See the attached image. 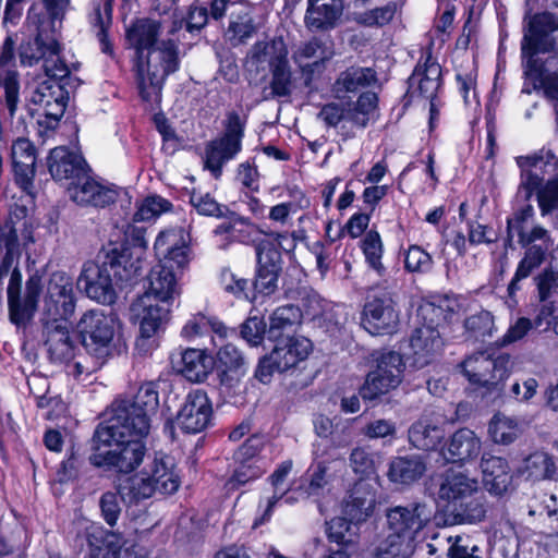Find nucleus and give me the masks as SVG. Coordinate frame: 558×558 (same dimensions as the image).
<instances>
[{
	"mask_svg": "<svg viewBox=\"0 0 558 558\" xmlns=\"http://www.w3.org/2000/svg\"><path fill=\"white\" fill-rule=\"evenodd\" d=\"M425 471L426 464L422 457H397L390 462L388 477L393 483L410 485L418 481Z\"/></svg>",
	"mask_w": 558,
	"mask_h": 558,
	"instance_id": "58836bf2",
	"label": "nucleus"
},
{
	"mask_svg": "<svg viewBox=\"0 0 558 558\" xmlns=\"http://www.w3.org/2000/svg\"><path fill=\"white\" fill-rule=\"evenodd\" d=\"M274 341L275 348L259 361L255 372V377L263 384L269 383L274 373H283L295 367L312 350L311 341L304 337L287 336Z\"/></svg>",
	"mask_w": 558,
	"mask_h": 558,
	"instance_id": "39448f33",
	"label": "nucleus"
},
{
	"mask_svg": "<svg viewBox=\"0 0 558 558\" xmlns=\"http://www.w3.org/2000/svg\"><path fill=\"white\" fill-rule=\"evenodd\" d=\"M131 405H134L135 410L151 418L157 413L159 407L157 385L153 381L141 385L136 395L131 400Z\"/></svg>",
	"mask_w": 558,
	"mask_h": 558,
	"instance_id": "5fc2aeb1",
	"label": "nucleus"
},
{
	"mask_svg": "<svg viewBox=\"0 0 558 558\" xmlns=\"http://www.w3.org/2000/svg\"><path fill=\"white\" fill-rule=\"evenodd\" d=\"M416 544L387 533L375 548L373 558H411Z\"/></svg>",
	"mask_w": 558,
	"mask_h": 558,
	"instance_id": "09e8293b",
	"label": "nucleus"
},
{
	"mask_svg": "<svg viewBox=\"0 0 558 558\" xmlns=\"http://www.w3.org/2000/svg\"><path fill=\"white\" fill-rule=\"evenodd\" d=\"M125 263V256L118 248L109 251L101 264L86 262L77 279V286L86 295L101 304H112L117 299L113 277L117 267Z\"/></svg>",
	"mask_w": 558,
	"mask_h": 558,
	"instance_id": "7ed1b4c3",
	"label": "nucleus"
},
{
	"mask_svg": "<svg viewBox=\"0 0 558 558\" xmlns=\"http://www.w3.org/2000/svg\"><path fill=\"white\" fill-rule=\"evenodd\" d=\"M271 238L272 240H259L255 246L258 267L254 288L263 294H270L276 290L278 276L281 271V253L276 244L286 251H291L295 246L293 240H291L288 247L283 245L282 241L288 240V235L284 233H272Z\"/></svg>",
	"mask_w": 558,
	"mask_h": 558,
	"instance_id": "9d476101",
	"label": "nucleus"
},
{
	"mask_svg": "<svg viewBox=\"0 0 558 558\" xmlns=\"http://www.w3.org/2000/svg\"><path fill=\"white\" fill-rule=\"evenodd\" d=\"M404 265L411 272H427L433 267V258L421 246L411 245L405 253Z\"/></svg>",
	"mask_w": 558,
	"mask_h": 558,
	"instance_id": "69168bd1",
	"label": "nucleus"
},
{
	"mask_svg": "<svg viewBox=\"0 0 558 558\" xmlns=\"http://www.w3.org/2000/svg\"><path fill=\"white\" fill-rule=\"evenodd\" d=\"M376 506V490L367 481H357L343 501V513L351 521L360 523L369 518Z\"/></svg>",
	"mask_w": 558,
	"mask_h": 558,
	"instance_id": "bb28decb",
	"label": "nucleus"
},
{
	"mask_svg": "<svg viewBox=\"0 0 558 558\" xmlns=\"http://www.w3.org/2000/svg\"><path fill=\"white\" fill-rule=\"evenodd\" d=\"M244 129L245 121L239 113L231 111L227 114L223 134L206 144L204 168L215 179L221 177L223 166L241 151Z\"/></svg>",
	"mask_w": 558,
	"mask_h": 558,
	"instance_id": "20e7f679",
	"label": "nucleus"
},
{
	"mask_svg": "<svg viewBox=\"0 0 558 558\" xmlns=\"http://www.w3.org/2000/svg\"><path fill=\"white\" fill-rule=\"evenodd\" d=\"M482 453L481 438L469 428L456 430L442 447L441 454L447 462L466 464Z\"/></svg>",
	"mask_w": 558,
	"mask_h": 558,
	"instance_id": "b1692460",
	"label": "nucleus"
},
{
	"mask_svg": "<svg viewBox=\"0 0 558 558\" xmlns=\"http://www.w3.org/2000/svg\"><path fill=\"white\" fill-rule=\"evenodd\" d=\"M350 518L337 517L328 523V537L331 542L339 545H349L354 543L356 537V526Z\"/></svg>",
	"mask_w": 558,
	"mask_h": 558,
	"instance_id": "13d9d810",
	"label": "nucleus"
},
{
	"mask_svg": "<svg viewBox=\"0 0 558 558\" xmlns=\"http://www.w3.org/2000/svg\"><path fill=\"white\" fill-rule=\"evenodd\" d=\"M271 94L275 97H287L291 94L292 72L288 61V56L277 60L270 68Z\"/></svg>",
	"mask_w": 558,
	"mask_h": 558,
	"instance_id": "603ef678",
	"label": "nucleus"
},
{
	"mask_svg": "<svg viewBox=\"0 0 558 558\" xmlns=\"http://www.w3.org/2000/svg\"><path fill=\"white\" fill-rule=\"evenodd\" d=\"M463 374L473 385L486 388L489 392L501 391V383L511 369L508 354L492 357L483 352L466 357L461 364Z\"/></svg>",
	"mask_w": 558,
	"mask_h": 558,
	"instance_id": "1a4fd4ad",
	"label": "nucleus"
},
{
	"mask_svg": "<svg viewBox=\"0 0 558 558\" xmlns=\"http://www.w3.org/2000/svg\"><path fill=\"white\" fill-rule=\"evenodd\" d=\"M215 332L223 338L227 335L226 326L216 318L207 317L203 314L193 316L182 328V336L191 339L197 336H203L208 332Z\"/></svg>",
	"mask_w": 558,
	"mask_h": 558,
	"instance_id": "3c124183",
	"label": "nucleus"
},
{
	"mask_svg": "<svg viewBox=\"0 0 558 558\" xmlns=\"http://www.w3.org/2000/svg\"><path fill=\"white\" fill-rule=\"evenodd\" d=\"M490 439L498 445H510L521 434V428L515 418L505 414H495L488 425Z\"/></svg>",
	"mask_w": 558,
	"mask_h": 558,
	"instance_id": "de8ad7c7",
	"label": "nucleus"
},
{
	"mask_svg": "<svg viewBox=\"0 0 558 558\" xmlns=\"http://www.w3.org/2000/svg\"><path fill=\"white\" fill-rule=\"evenodd\" d=\"M43 336L50 361L68 364L75 357L76 345L70 331L69 320L46 319Z\"/></svg>",
	"mask_w": 558,
	"mask_h": 558,
	"instance_id": "a211bd4d",
	"label": "nucleus"
},
{
	"mask_svg": "<svg viewBox=\"0 0 558 558\" xmlns=\"http://www.w3.org/2000/svg\"><path fill=\"white\" fill-rule=\"evenodd\" d=\"M11 158L15 182L26 194L27 203H32L35 197L36 148L29 140L20 137L12 144Z\"/></svg>",
	"mask_w": 558,
	"mask_h": 558,
	"instance_id": "6ab92c4d",
	"label": "nucleus"
},
{
	"mask_svg": "<svg viewBox=\"0 0 558 558\" xmlns=\"http://www.w3.org/2000/svg\"><path fill=\"white\" fill-rule=\"evenodd\" d=\"M464 328L470 337L476 340H485L486 337H492L495 330L494 317L490 312L481 311L466 317Z\"/></svg>",
	"mask_w": 558,
	"mask_h": 558,
	"instance_id": "6e6d98bb",
	"label": "nucleus"
},
{
	"mask_svg": "<svg viewBox=\"0 0 558 558\" xmlns=\"http://www.w3.org/2000/svg\"><path fill=\"white\" fill-rule=\"evenodd\" d=\"M385 517L388 534L416 544L420 533L432 520V510L425 502L413 501L388 508Z\"/></svg>",
	"mask_w": 558,
	"mask_h": 558,
	"instance_id": "9b49d317",
	"label": "nucleus"
},
{
	"mask_svg": "<svg viewBox=\"0 0 558 558\" xmlns=\"http://www.w3.org/2000/svg\"><path fill=\"white\" fill-rule=\"evenodd\" d=\"M171 204L160 196H149L135 213L134 219L136 221L151 220L162 213L169 211Z\"/></svg>",
	"mask_w": 558,
	"mask_h": 558,
	"instance_id": "338daca9",
	"label": "nucleus"
},
{
	"mask_svg": "<svg viewBox=\"0 0 558 558\" xmlns=\"http://www.w3.org/2000/svg\"><path fill=\"white\" fill-rule=\"evenodd\" d=\"M160 29V22L151 19L137 20L132 27L128 29V40L136 50L137 58L148 49H153L160 44L161 40H158Z\"/></svg>",
	"mask_w": 558,
	"mask_h": 558,
	"instance_id": "4c0bfd02",
	"label": "nucleus"
},
{
	"mask_svg": "<svg viewBox=\"0 0 558 558\" xmlns=\"http://www.w3.org/2000/svg\"><path fill=\"white\" fill-rule=\"evenodd\" d=\"M377 82L376 72L371 68L351 66L342 71L332 84V93L339 99L349 93H356Z\"/></svg>",
	"mask_w": 558,
	"mask_h": 558,
	"instance_id": "c9c22d12",
	"label": "nucleus"
},
{
	"mask_svg": "<svg viewBox=\"0 0 558 558\" xmlns=\"http://www.w3.org/2000/svg\"><path fill=\"white\" fill-rule=\"evenodd\" d=\"M441 68L427 53L415 66L409 78V93L412 97L434 100L441 84Z\"/></svg>",
	"mask_w": 558,
	"mask_h": 558,
	"instance_id": "5701e85b",
	"label": "nucleus"
},
{
	"mask_svg": "<svg viewBox=\"0 0 558 558\" xmlns=\"http://www.w3.org/2000/svg\"><path fill=\"white\" fill-rule=\"evenodd\" d=\"M75 293L72 278L63 271L53 272L47 283L43 311L46 319H65L74 314Z\"/></svg>",
	"mask_w": 558,
	"mask_h": 558,
	"instance_id": "4468645a",
	"label": "nucleus"
},
{
	"mask_svg": "<svg viewBox=\"0 0 558 558\" xmlns=\"http://www.w3.org/2000/svg\"><path fill=\"white\" fill-rule=\"evenodd\" d=\"M179 64L178 45L172 39L161 40L155 48L140 54L136 74L142 99L150 104L160 102L163 82L178 71Z\"/></svg>",
	"mask_w": 558,
	"mask_h": 558,
	"instance_id": "f257e3e1",
	"label": "nucleus"
},
{
	"mask_svg": "<svg viewBox=\"0 0 558 558\" xmlns=\"http://www.w3.org/2000/svg\"><path fill=\"white\" fill-rule=\"evenodd\" d=\"M327 472V464L318 462L304 483L299 486L301 494L306 497L318 496L328 483Z\"/></svg>",
	"mask_w": 558,
	"mask_h": 558,
	"instance_id": "e2e57ef3",
	"label": "nucleus"
},
{
	"mask_svg": "<svg viewBox=\"0 0 558 558\" xmlns=\"http://www.w3.org/2000/svg\"><path fill=\"white\" fill-rule=\"evenodd\" d=\"M331 57L332 51L317 38H313L312 40L300 45L292 54L293 61L306 76V85L310 84L312 74L315 71H320L324 68L325 62L330 60Z\"/></svg>",
	"mask_w": 558,
	"mask_h": 558,
	"instance_id": "2f4dec72",
	"label": "nucleus"
},
{
	"mask_svg": "<svg viewBox=\"0 0 558 558\" xmlns=\"http://www.w3.org/2000/svg\"><path fill=\"white\" fill-rule=\"evenodd\" d=\"M258 31L253 8L246 2H235L229 13L226 39L231 46L245 45Z\"/></svg>",
	"mask_w": 558,
	"mask_h": 558,
	"instance_id": "393cba45",
	"label": "nucleus"
},
{
	"mask_svg": "<svg viewBox=\"0 0 558 558\" xmlns=\"http://www.w3.org/2000/svg\"><path fill=\"white\" fill-rule=\"evenodd\" d=\"M211 415L213 407L207 393L196 389L187 393L177 414V424L186 434H197L207 428Z\"/></svg>",
	"mask_w": 558,
	"mask_h": 558,
	"instance_id": "f3484780",
	"label": "nucleus"
},
{
	"mask_svg": "<svg viewBox=\"0 0 558 558\" xmlns=\"http://www.w3.org/2000/svg\"><path fill=\"white\" fill-rule=\"evenodd\" d=\"M22 230L12 219L0 227V254L2 255L0 275H9L14 269H19L21 257L19 233Z\"/></svg>",
	"mask_w": 558,
	"mask_h": 558,
	"instance_id": "f704fd0d",
	"label": "nucleus"
},
{
	"mask_svg": "<svg viewBox=\"0 0 558 558\" xmlns=\"http://www.w3.org/2000/svg\"><path fill=\"white\" fill-rule=\"evenodd\" d=\"M120 498L126 505H137L157 493L144 471L121 481L117 486Z\"/></svg>",
	"mask_w": 558,
	"mask_h": 558,
	"instance_id": "a18cd8bd",
	"label": "nucleus"
},
{
	"mask_svg": "<svg viewBox=\"0 0 558 558\" xmlns=\"http://www.w3.org/2000/svg\"><path fill=\"white\" fill-rule=\"evenodd\" d=\"M28 26L35 31L33 38L20 46V59L23 65L32 66L40 60H45L51 49H54L57 39L56 22L45 14L35 12L32 9L27 16Z\"/></svg>",
	"mask_w": 558,
	"mask_h": 558,
	"instance_id": "f8f14e48",
	"label": "nucleus"
},
{
	"mask_svg": "<svg viewBox=\"0 0 558 558\" xmlns=\"http://www.w3.org/2000/svg\"><path fill=\"white\" fill-rule=\"evenodd\" d=\"M83 345L87 352L104 362L116 349L117 320L112 315L90 310L78 322Z\"/></svg>",
	"mask_w": 558,
	"mask_h": 558,
	"instance_id": "423d86ee",
	"label": "nucleus"
},
{
	"mask_svg": "<svg viewBox=\"0 0 558 558\" xmlns=\"http://www.w3.org/2000/svg\"><path fill=\"white\" fill-rule=\"evenodd\" d=\"M148 282L149 286L144 295L155 296L169 304L180 295L181 289L172 266L167 264L154 266L148 275Z\"/></svg>",
	"mask_w": 558,
	"mask_h": 558,
	"instance_id": "72a5a7b5",
	"label": "nucleus"
},
{
	"mask_svg": "<svg viewBox=\"0 0 558 558\" xmlns=\"http://www.w3.org/2000/svg\"><path fill=\"white\" fill-rule=\"evenodd\" d=\"M410 444L418 450H436L446 437L441 422L432 414H423L409 428Z\"/></svg>",
	"mask_w": 558,
	"mask_h": 558,
	"instance_id": "cd10ccee",
	"label": "nucleus"
},
{
	"mask_svg": "<svg viewBox=\"0 0 558 558\" xmlns=\"http://www.w3.org/2000/svg\"><path fill=\"white\" fill-rule=\"evenodd\" d=\"M442 340L439 331L429 325H423L413 330L410 337V349L413 363L417 367L429 364L441 351Z\"/></svg>",
	"mask_w": 558,
	"mask_h": 558,
	"instance_id": "c85d7f7f",
	"label": "nucleus"
},
{
	"mask_svg": "<svg viewBox=\"0 0 558 558\" xmlns=\"http://www.w3.org/2000/svg\"><path fill=\"white\" fill-rule=\"evenodd\" d=\"M131 317L138 325L140 332L155 336L170 318L171 304L159 301L155 296H138L131 305Z\"/></svg>",
	"mask_w": 558,
	"mask_h": 558,
	"instance_id": "dca6fc26",
	"label": "nucleus"
},
{
	"mask_svg": "<svg viewBox=\"0 0 558 558\" xmlns=\"http://www.w3.org/2000/svg\"><path fill=\"white\" fill-rule=\"evenodd\" d=\"M65 93L66 92L57 81L47 80L36 86L32 94L31 101L38 106L40 110L44 106H48V104L57 99H63V94Z\"/></svg>",
	"mask_w": 558,
	"mask_h": 558,
	"instance_id": "680f3d73",
	"label": "nucleus"
},
{
	"mask_svg": "<svg viewBox=\"0 0 558 558\" xmlns=\"http://www.w3.org/2000/svg\"><path fill=\"white\" fill-rule=\"evenodd\" d=\"M534 327L542 332L553 331L558 336V303H539Z\"/></svg>",
	"mask_w": 558,
	"mask_h": 558,
	"instance_id": "0e129e2a",
	"label": "nucleus"
},
{
	"mask_svg": "<svg viewBox=\"0 0 558 558\" xmlns=\"http://www.w3.org/2000/svg\"><path fill=\"white\" fill-rule=\"evenodd\" d=\"M190 234L183 228L171 229L161 232L155 242V248L166 253L165 263L184 269L190 263Z\"/></svg>",
	"mask_w": 558,
	"mask_h": 558,
	"instance_id": "a878e982",
	"label": "nucleus"
},
{
	"mask_svg": "<svg viewBox=\"0 0 558 558\" xmlns=\"http://www.w3.org/2000/svg\"><path fill=\"white\" fill-rule=\"evenodd\" d=\"M156 492L160 494H173L181 485V477L173 457L163 452H156L153 459L144 468Z\"/></svg>",
	"mask_w": 558,
	"mask_h": 558,
	"instance_id": "4be33fe9",
	"label": "nucleus"
},
{
	"mask_svg": "<svg viewBox=\"0 0 558 558\" xmlns=\"http://www.w3.org/2000/svg\"><path fill=\"white\" fill-rule=\"evenodd\" d=\"M545 256L546 255H543V248L527 247L507 288L511 306H515L518 304L515 294L522 289L521 281L530 277L532 272L543 264Z\"/></svg>",
	"mask_w": 558,
	"mask_h": 558,
	"instance_id": "79ce46f5",
	"label": "nucleus"
},
{
	"mask_svg": "<svg viewBox=\"0 0 558 558\" xmlns=\"http://www.w3.org/2000/svg\"><path fill=\"white\" fill-rule=\"evenodd\" d=\"M341 11L342 0H308L306 25L315 29L332 26Z\"/></svg>",
	"mask_w": 558,
	"mask_h": 558,
	"instance_id": "a19ab883",
	"label": "nucleus"
},
{
	"mask_svg": "<svg viewBox=\"0 0 558 558\" xmlns=\"http://www.w3.org/2000/svg\"><path fill=\"white\" fill-rule=\"evenodd\" d=\"M284 56H288V48L281 38L269 43L257 41L251 47L246 56V65L248 68L254 66L258 71L259 66L264 63L267 62L270 68L277 60L284 58Z\"/></svg>",
	"mask_w": 558,
	"mask_h": 558,
	"instance_id": "c03bdc74",
	"label": "nucleus"
},
{
	"mask_svg": "<svg viewBox=\"0 0 558 558\" xmlns=\"http://www.w3.org/2000/svg\"><path fill=\"white\" fill-rule=\"evenodd\" d=\"M94 453L89 461L94 466L106 468L118 473H131L143 462L146 454L144 440H131L130 438L112 440L111 449L101 451L104 444L92 441Z\"/></svg>",
	"mask_w": 558,
	"mask_h": 558,
	"instance_id": "6e6552de",
	"label": "nucleus"
},
{
	"mask_svg": "<svg viewBox=\"0 0 558 558\" xmlns=\"http://www.w3.org/2000/svg\"><path fill=\"white\" fill-rule=\"evenodd\" d=\"M301 320L302 313L298 306L284 305L278 307L269 317L268 338L279 340L290 336L289 333L301 324Z\"/></svg>",
	"mask_w": 558,
	"mask_h": 558,
	"instance_id": "37998d69",
	"label": "nucleus"
},
{
	"mask_svg": "<svg viewBox=\"0 0 558 558\" xmlns=\"http://www.w3.org/2000/svg\"><path fill=\"white\" fill-rule=\"evenodd\" d=\"M8 294L9 318L17 327L26 326L33 318L43 292L41 277L32 275L22 292V274L20 269L11 271Z\"/></svg>",
	"mask_w": 558,
	"mask_h": 558,
	"instance_id": "0eeeda50",
	"label": "nucleus"
},
{
	"mask_svg": "<svg viewBox=\"0 0 558 558\" xmlns=\"http://www.w3.org/2000/svg\"><path fill=\"white\" fill-rule=\"evenodd\" d=\"M480 483L474 476L462 471L449 470L441 476L438 497L449 506L469 496L478 494Z\"/></svg>",
	"mask_w": 558,
	"mask_h": 558,
	"instance_id": "c756f323",
	"label": "nucleus"
},
{
	"mask_svg": "<svg viewBox=\"0 0 558 558\" xmlns=\"http://www.w3.org/2000/svg\"><path fill=\"white\" fill-rule=\"evenodd\" d=\"M554 159L555 154L551 150H541L539 154L533 156H520L517 158V163L522 170L519 193L522 194L524 199H530L536 191L538 195L543 190L539 189L543 179L537 170H542L543 166L550 165V161Z\"/></svg>",
	"mask_w": 558,
	"mask_h": 558,
	"instance_id": "7c9ffc66",
	"label": "nucleus"
},
{
	"mask_svg": "<svg viewBox=\"0 0 558 558\" xmlns=\"http://www.w3.org/2000/svg\"><path fill=\"white\" fill-rule=\"evenodd\" d=\"M523 472L533 480L551 478L555 473V463L548 453L536 451L524 460Z\"/></svg>",
	"mask_w": 558,
	"mask_h": 558,
	"instance_id": "864d4df0",
	"label": "nucleus"
},
{
	"mask_svg": "<svg viewBox=\"0 0 558 558\" xmlns=\"http://www.w3.org/2000/svg\"><path fill=\"white\" fill-rule=\"evenodd\" d=\"M48 169L57 181L70 179L75 181L85 173V161L82 156L65 147H56L49 154Z\"/></svg>",
	"mask_w": 558,
	"mask_h": 558,
	"instance_id": "473e14b6",
	"label": "nucleus"
},
{
	"mask_svg": "<svg viewBox=\"0 0 558 558\" xmlns=\"http://www.w3.org/2000/svg\"><path fill=\"white\" fill-rule=\"evenodd\" d=\"M399 323V315L390 293L369 296L364 305L362 326L374 336L391 333Z\"/></svg>",
	"mask_w": 558,
	"mask_h": 558,
	"instance_id": "2eb2a0df",
	"label": "nucleus"
},
{
	"mask_svg": "<svg viewBox=\"0 0 558 558\" xmlns=\"http://www.w3.org/2000/svg\"><path fill=\"white\" fill-rule=\"evenodd\" d=\"M362 250L369 267L379 276H383L385 274V267L380 260L383 255V243L378 232L371 230L365 234L362 241Z\"/></svg>",
	"mask_w": 558,
	"mask_h": 558,
	"instance_id": "4d7b16f0",
	"label": "nucleus"
},
{
	"mask_svg": "<svg viewBox=\"0 0 558 558\" xmlns=\"http://www.w3.org/2000/svg\"><path fill=\"white\" fill-rule=\"evenodd\" d=\"M87 542L92 558H120L123 541L120 535L92 527L87 532Z\"/></svg>",
	"mask_w": 558,
	"mask_h": 558,
	"instance_id": "ea45409f",
	"label": "nucleus"
},
{
	"mask_svg": "<svg viewBox=\"0 0 558 558\" xmlns=\"http://www.w3.org/2000/svg\"><path fill=\"white\" fill-rule=\"evenodd\" d=\"M403 367L402 356L399 353L395 351L383 353L377 360L376 368L367 374L360 389L361 397L365 400H374L397 388L401 383Z\"/></svg>",
	"mask_w": 558,
	"mask_h": 558,
	"instance_id": "ddd939ff",
	"label": "nucleus"
},
{
	"mask_svg": "<svg viewBox=\"0 0 558 558\" xmlns=\"http://www.w3.org/2000/svg\"><path fill=\"white\" fill-rule=\"evenodd\" d=\"M191 205L199 215L220 217L223 215L221 206L209 193L193 191L190 196Z\"/></svg>",
	"mask_w": 558,
	"mask_h": 558,
	"instance_id": "774afa93",
	"label": "nucleus"
},
{
	"mask_svg": "<svg viewBox=\"0 0 558 558\" xmlns=\"http://www.w3.org/2000/svg\"><path fill=\"white\" fill-rule=\"evenodd\" d=\"M480 469L482 482L490 495L504 496L511 490L513 476L506 458L483 452Z\"/></svg>",
	"mask_w": 558,
	"mask_h": 558,
	"instance_id": "aec40b11",
	"label": "nucleus"
},
{
	"mask_svg": "<svg viewBox=\"0 0 558 558\" xmlns=\"http://www.w3.org/2000/svg\"><path fill=\"white\" fill-rule=\"evenodd\" d=\"M396 10V3H388L380 8H376L361 13H355L354 20L356 23L363 26L380 27L388 24L393 19Z\"/></svg>",
	"mask_w": 558,
	"mask_h": 558,
	"instance_id": "052dcab7",
	"label": "nucleus"
},
{
	"mask_svg": "<svg viewBox=\"0 0 558 558\" xmlns=\"http://www.w3.org/2000/svg\"><path fill=\"white\" fill-rule=\"evenodd\" d=\"M486 498L478 488V494L469 496L451 505V514L456 523H476L486 515Z\"/></svg>",
	"mask_w": 558,
	"mask_h": 558,
	"instance_id": "49530a36",
	"label": "nucleus"
},
{
	"mask_svg": "<svg viewBox=\"0 0 558 558\" xmlns=\"http://www.w3.org/2000/svg\"><path fill=\"white\" fill-rule=\"evenodd\" d=\"M70 198L81 206L106 207L113 204L118 192L86 175V172L71 183Z\"/></svg>",
	"mask_w": 558,
	"mask_h": 558,
	"instance_id": "412c9836",
	"label": "nucleus"
},
{
	"mask_svg": "<svg viewBox=\"0 0 558 558\" xmlns=\"http://www.w3.org/2000/svg\"><path fill=\"white\" fill-rule=\"evenodd\" d=\"M534 280L539 303H558V272L545 269Z\"/></svg>",
	"mask_w": 558,
	"mask_h": 558,
	"instance_id": "bf43d9fd",
	"label": "nucleus"
},
{
	"mask_svg": "<svg viewBox=\"0 0 558 558\" xmlns=\"http://www.w3.org/2000/svg\"><path fill=\"white\" fill-rule=\"evenodd\" d=\"M378 98L375 93L366 92L360 95L354 104L348 105L347 120L353 124L365 128L371 114L376 110Z\"/></svg>",
	"mask_w": 558,
	"mask_h": 558,
	"instance_id": "8fccbe9b",
	"label": "nucleus"
},
{
	"mask_svg": "<svg viewBox=\"0 0 558 558\" xmlns=\"http://www.w3.org/2000/svg\"><path fill=\"white\" fill-rule=\"evenodd\" d=\"M178 372L192 383L205 380L213 368V359L204 350L186 349L177 362Z\"/></svg>",
	"mask_w": 558,
	"mask_h": 558,
	"instance_id": "e433bc0d",
	"label": "nucleus"
},
{
	"mask_svg": "<svg viewBox=\"0 0 558 558\" xmlns=\"http://www.w3.org/2000/svg\"><path fill=\"white\" fill-rule=\"evenodd\" d=\"M150 420L131 405V399H120L113 403L112 415L97 426L93 442L111 446L114 439L144 440L150 429Z\"/></svg>",
	"mask_w": 558,
	"mask_h": 558,
	"instance_id": "f03ea898",
	"label": "nucleus"
}]
</instances>
